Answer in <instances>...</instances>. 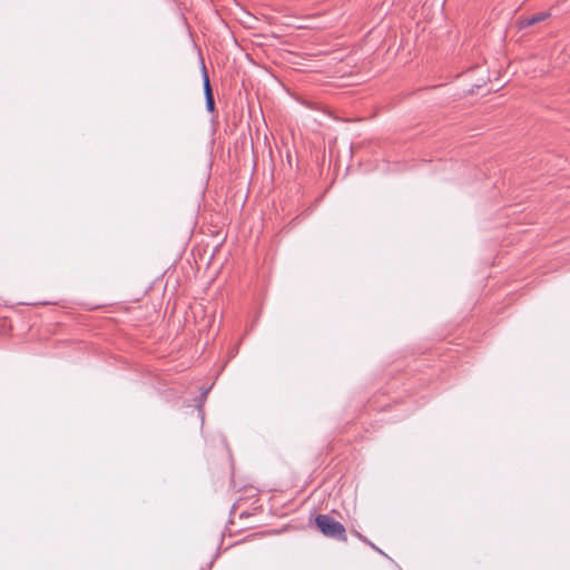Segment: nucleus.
<instances>
[{
	"label": "nucleus",
	"instance_id": "nucleus-1",
	"mask_svg": "<svg viewBox=\"0 0 570 570\" xmlns=\"http://www.w3.org/2000/svg\"><path fill=\"white\" fill-rule=\"evenodd\" d=\"M315 523L320 531L332 539L345 542L347 540L345 528L327 514H320L315 519Z\"/></svg>",
	"mask_w": 570,
	"mask_h": 570
},
{
	"label": "nucleus",
	"instance_id": "nucleus-2",
	"mask_svg": "<svg viewBox=\"0 0 570 570\" xmlns=\"http://www.w3.org/2000/svg\"><path fill=\"white\" fill-rule=\"evenodd\" d=\"M550 17V13L548 11H541L533 13L531 16L522 17L519 19L518 24L519 28L524 29L531 26H534L537 23H540L548 19Z\"/></svg>",
	"mask_w": 570,
	"mask_h": 570
},
{
	"label": "nucleus",
	"instance_id": "nucleus-3",
	"mask_svg": "<svg viewBox=\"0 0 570 570\" xmlns=\"http://www.w3.org/2000/svg\"><path fill=\"white\" fill-rule=\"evenodd\" d=\"M203 80H204V91L206 97V107L209 111H214L215 109V101L214 96L210 87L209 77L207 75L206 68L203 65Z\"/></svg>",
	"mask_w": 570,
	"mask_h": 570
}]
</instances>
